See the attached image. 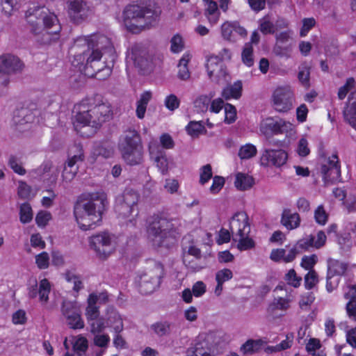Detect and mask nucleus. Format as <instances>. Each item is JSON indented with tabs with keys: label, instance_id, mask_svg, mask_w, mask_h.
I'll list each match as a JSON object with an SVG mask.
<instances>
[{
	"label": "nucleus",
	"instance_id": "1",
	"mask_svg": "<svg viewBox=\"0 0 356 356\" xmlns=\"http://www.w3.org/2000/svg\"><path fill=\"white\" fill-rule=\"evenodd\" d=\"M75 55L72 61L74 67L78 68L81 72H83L89 77L95 76L101 79L98 74L100 70L94 73V70L90 71V68L95 67L96 64L101 60L103 54L108 52L113 54V46L109 38L103 34H93L88 36L77 38L72 48Z\"/></svg>",
	"mask_w": 356,
	"mask_h": 356
},
{
	"label": "nucleus",
	"instance_id": "2",
	"mask_svg": "<svg viewBox=\"0 0 356 356\" xmlns=\"http://www.w3.org/2000/svg\"><path fill=\"white\" fill-rule=\"evenodd\" d=\"M74 208L76 221L82 230L94 229L102 219V214L108 203L106 195L102 191L86 194Z\"/></svg>",
	"mask_w": 356,
	"mask_h": 356
},
{
	"label": "nucleus",
	"instance_id": "3",
	"mask_svg": "<svg viewBox=\"0 0 356 356\" xmlns=\"http://www.w3.org/2000/svg\"><path fill=\"white\" fill-rule=\"evenodd\" d=\"M75 109L77 113L74 126L77 131H79V127L97 128L110 118L112 113L110 104L104 101L100 95L83 100L75 106Z\"/></svg>",
	"mask_w": 356,
	"mask_h": 356
},
{
	"label": "nucleus",
	"instance_id": "4",
	"mask_svg": "<svg viewBox=\"0 0 356 356\" xmlns=\"http://www.w3.org/2000/svg\"><path fill=\"white\" fill-rule=\"evenodd\" d=\"M26 17L31 31L35 35H42L43 43L58 39L61 26L56 15L47 13L44 8H38L33 13L27 11Z\"/></svg>",
	"mask_w": 356,
	"mask_h": 356
},
{
	"label": "nucleus",
	"instance_id": "5",
	"mask_svg": "<svg viewBox=\"0 0 356 356\" xmlns=\"http://www.w3.org/2000/svg\"><path fill=\"white\" fill-rule=\"evenodd\" d=\"M147 223V239L153 246L169 248L175 243L179 232L171 221L157 214L150 217Z\"/></svg>",
	"mask_w": 356,
	"mask_h": 356
},
{
	"label": "nucleus",
	"instance_id": "6",
	"mask_svg": "<svg viewBox=\"0 0 356 356\" xmlns=\"http://www.w3.org/2000/svg\"><path fill=\"white\" fill-rule=\"evenodd\" d=\"M159 15V10H152L138 4L132 3L124 8L122 21L129 31L138 33L145 29L154 26Z\"/></svg>",
	"mask_w": 356,
	"mask_h": 356
},
{
	"label": "nucleus",
	"instance_id": "7",
	"mask_svg": "<svg viewBox=\"0 0 356 356\" xmlns=\"http://www.w3.org/2000/svg\"><path fill=\"white\" fill-rule=\"evenodd\" d=\"M123 159L129 165L139 164L143 160V149L140 135L134 129L124 132L118 143Z\"/></svg>",
	"mask_w": 356,
	"mask_h": 356
},
{
	"label": "nucleus",
	"instance_id": "8",
	"mask_svg": "<svg viewBox=\"0 0 356 356\" xmlns=\"http://www.w3.org/2000/svg\"><path fill=\"white\" fill-rule=\"evenodd\" d=\"M146 271L140 276V291L143 294L152 293L158 288L164 274L163 267L159 262L149 261Z\"/></svg>",
	"mask_w": 356,
	"mask_h": 356
},
{
	"label": "nucleus",
	"instance_id": "9",
	"mask_svg": "<svg viewBox=\"0 0 356 356\" xmlns=\"http://www.w3.org/2000/svg\"><path fill=\"white\" fill-rule=\"evenodd\" d=\"M89 245L101 259H106L116 249L115 237L108 232H99L90 236Z\"/></svg>",
	"mask_w": 356,
	"mask_h": 356
},
{
	"label": "nucleus",
	"instance_id": "10",
	"mask_svg": "<svg viewBox=\"0 0 356 356\" xmlns=\"http://www.w3.org/2000/svg\"><path fill=\"white\" fill-rule=\"evenodd\" d=\"M271 102L274 109L279 113H287L293 109L295 93L289 86L276 88L273 92Z\"/></svg>",
	"mask_w": 356,
	"mask_h": 356
},
{
	"label": "nucleus",
	"instance_id": "11",
	"mask_svg": "<svg viewBox=\"0 0 356 356\" xmlns=\"http://www.w3.org/2000/svg\"><path fill=\"white\" fill-rule=\"evenodd\" d=\"M90 325L92 333L101 332L106 327H111L115 333H120L124 327L122 316L113 307L108 308L105 318H99Z\"/></svg>",
	"mask_w": 356,
	"mask_h": 356
},
{
	"label": "nucleus",
	"instance_id": "12",
	"mask_svg": "<svg viewBox=\"0 0 356 356\" xmlns=\"http://www.w3.org/2000/svg\"><path fill=\"white\" fill-rule=\"evenodd\" d=\"M138 195L133 190L127 189L122 196L117 198L115 211L120 217L128 218L135 211L138 214L137 202Z\"/></svg>",
	"mask_w": 356,
	"mask_h": 356
},
{
	"label": "nucleus",
	"instance_id": "13",
	"mask_svg": "<svg viewBox=\"0 0 356 356\" xmlns=\"http://www.w3.org/2000/svg\"><path fill=\"white\" fill-rule=\"evenodd\" d=\"M22 63L19 59L10 54L0 56V95L3 93L1 88L6 87L9 83L8 75L20 70Z\"/></svg>",
	"mask_w": 356,
	"mask_h": 356
},
{
	"label": "nucleus",
	"instance_id": "14",
	"mask_svg": "<svg viewBox=\"0 0 356 356\" xmlns=\"http://www.w3.org/2000/svg\"><path fill=\"white\" fill-rule=\"evenodd\" d=\"M293 129L294 125L283 119L267 118L260 124V130L265 135L287 134Z\"/></svg>",
	"mask_w": 356,
	"mask_h": 356
},
{
	"label": "nucleus",
	"instance_id": "15",
	"mask_svg": "<svg viewBox=\"0 0 356 356\" xmlns=\"http://www.w3.org/2000/svg\"><path fill=\"white\" fill-rule=\"evenodd\" d=\"M321 172L325 184L338 181L341 177V167L337 154H332L321 165Z\"/></svg>",
	"mask_w": 356,
	"mask_h": 356
},
{
	"label": "nucleus",
	"instance_id": "16",
	"mask_svg": "<svg viewBox=\"0 0 356 356\" xmlns=\"http://www.w3.org/2000/svg\"><path fill=\"white\" fill-rule=\"evenodd\" d=\"M92 10L84 0H69L67 1V13L70 18L75 23H81L91 15Z\"/></svg>",
	"mask_w": 356,
	"mask_h": 356
},
{
	"label": "nucleus",
	"instance_id": "17",
	"mask_svg": "<svg viewBox=\"0 0 356 356\" xmlns=\"http://www.w3.org/2000/svg\"><path fill=\"white\" fill-rule=\"evenodd\" d=\"M62 313L70 327L81 329L84 327V322L81 316V309L76 302L65 301L62 307Z\"/></svg>",
	"mask_w": 356,
	"mask_h": 356
},
{
	"label": "nucleus",
	"instance_id": "18",
	"mask_svg": "<svg viewBox=\"0 0 356 356\" xmlns=\"http://www.w3.org/2000/svg\"><path fill=\"white\" fill-rule=\"evenodd\" d=\"M287 159L288 154L284 150L266 149L261 154L260 165L264 167L280 168L286 163Z\"/></svg>",
	"mask_w": 356,
	"mask_h": 356
},
{
	"label": "nucleus",
	"instance_id": "19",
	"mask_svg": "<svg viewBox=\"0 0 356 356\" xmlns=\"http://www.w3.org/2000/svg\"><path fill=\"white\" fill-rule=\"evenodd\" d=\"M221 34L225 40L236 41L238 38L245 37L247 31L238 22L227 21L221 26Z\"/></svg>",
	"mask_w": 356,
	"mask_h": 356
},
{
	"label": "nucleus",
	"instance_id": "20",
	"mask_svg": "<svg viewBox=\"0 0 356 356\" xmlns=\"http://www.w3.org/2000/svg\"><path fill=\"white\" fill-rule=\"evenodd\" d=\"M229 227L233 236L238 234H249L250 227L246 213L236 212L230 220Z\"/></svg>",
	"mask_w": 356,
	"mask_h": 356
},
{
	"label": "nucleus",
	"instance_id": "21",
	"mask_svg": "<svg viewBox=\"0 0 356 356\" xmlns=\"http://www.w3.org/2000/svg\"><path fill=\"white\" fill-rule=\"evenodd\" d=\"M76 149H78L77 154L70 157L66 165L64 167L62 177L65 182H70L74 178L78 170V166L76 164L81 162L83 159L82 149L79 147H76Z\"/></svg>",
	"mask_w": 356,
	"mask_h": 356
},
{
	"label": "nucleus",
	"instance_id": "22",
	"mask_svg": "<svg viewBox=\"0 0 356 356\" xmlns=\"http://www.w3.org/2000/svg\"><path fill=\"white\" fill-rule=\"evenodd\" d=\"M206 67L211 79L214 77L220 79L226 76V67L220 61L218 56H215V54L209 56L207 59Z\"/></svg>",
	"mask_w": 356,
	"mask_h": 356
},
{
	"label": "nucleus",
	"instance_id": "23",
	"mask_svg": "<svg viewBox=\"0 0 356 356\" xmlns=\"http://www.w3.org/2000/svg\"><path fill=\"white\" fill-rule=\"evenodd\" d=\"M51 289V285L49 281L44 278L40 281L39 288L37 290V286L31 287L29 289V296L31 298H34L38 294L39 300L42 304H47L49 300V295Z\"/></svg>",
	"mask_w": 356,
	"mask_h": 356
},
{
	"label": "nucleus",
	"instance_id": "24",
	"mask_svg": "<svg viewBox=\"0 0 356 356\" xmlns=\"http://www.w3.org/2000/svg\"><path fill=\"white\" fill-rule=\"evenodd\" d=\"M285 290L286 292V295L285 298L279 297L275 298L272 304L270 305V309H280L282 311H286L290 307V303L294 298L293 291L291 290L289 292L288 291L286 286L284 284H279L277 285L274 291H282Z\"/></svg>",
	"mask_w": 356,
	"mask_h": 356
},
{
	"label": "nucleus",
	"instance_id": "25",
	"mask_svg": "<svg viewBox=\"0 0 356 356\" xmlns=\"http://www.w3.org/2000/svg\"><path fill=\"white\" fill-rule=\"evenodd\" d=\"M149 148L150 155L156 163L159 170L163 175L166 174L168 171V160L165 152L153 143L149 145Z\"/></svg>",
	"mask_w": 356,
	"mask_h": 356
},
{
	"label": "nucleus",
	"instance_id": "26",
	"mask_svg": "<svg viewBox=\"0 0 356 356\" xmlns=\"http://www.w3.org/2000/svg\"><path fill=\"white\" fill-rule=\"evenodd\" d=\"M346 121L356 130V91L351 93L344 111Z\"/></svg>",
	"mask_w": 356,
	"mask_h": 356
},
{
	"label": "nucleus",
	"instance_id": "27",
	"mask_svg": "<svg viewBox=\"0 0 356 356\" xmlns=\"http://www.w3.org/2000/svg\"><path fill=\"white\" fill-rule=\"evenodd\" d=\"M69 339L65 338L63 345L66 350H69L70 345L68 343ZM72 344L73 350L79 356H81V353H85L88 348V341L86 338L82 336L72 337L70 340Z\"/></svg>",
	"mask_w": 356,
	"mask_h": 356
},
{
	"label": "nucleus",
	"instance_id": "28",
	"mask_svg": "<svg viewBox=\"0 0 356 356\" xmlns=\"http://www.w3.org/2000/svg\"><path fill=\"white\" fill-rule=\"evenodd\" d=\"M298 252L296 248H291L288 253L284 249L273 250L270 258L274 261H284L286 263L292 261L296 257Z\"/></svg>",
	"mask_w": 356,
	"mask_h": 356
},
{
	"label": "nucleus",
	"instance_id": "29",
	"mask_svg": "<svg viewBox=\"0 0 356 356\" xmlns=\"http://www.w3.org/2000/svg\"><path fill=\"white\" fill-rule=\"evenodd\" d=\"M97 294L91 293L88 298V307L86 311V316L88 321L95 322L99 318V311L97 307Z\"/></svg>",
	"mask_w": 356,
	"mask_h": 356
},
{
	"label": "nucleus",
	"instance_id": "30",
	"mask_svg": "<svg viewBox=\"0 0 356 356\" xmlns=\"http://www.w3.org/2000/svg\"><path fill=\"white\" fill-rule=\"evenodd\" d=\"M300 217L297 213H292L290 210H284L282 213V223L288 229L297 228L300 225Z\"/></svg>",
	"mask_w": 356,
	"mask_h": 356
},
{
	"label": "nucleus",
	"instance_id": "31",
	"mask_svg": "<svg viewBox=\"0 0 356 356\" xmlns=\"http://www.w3.org/2000/svg\"><path fill=\"white\" fill-rule=\"evenodd\" d=\"M254 185V179L248 174L238 172L236 175L234 186L239 191H246Z\"/></svg>",
	"mask_w": 356,
	"mask_h": 356
},
{
	"label": "nucleus",
	"instance_id": "32",
	"mask_svg": "<svg viewBox=\"0 0 356 356\" xmlns=\"http://www.w3.org/2000/svg\"><path fill=\"white\" fill-rule=\"evenodd\" d=\"M242 92V83L236 81L232 85L227 86L222 92V96L225 99H238Z\"/></svg>",
	"mask_w": 356,
	"mask_h": 356
},
{
	"label": "nucleus",
	"instance_id": "33",
	"mask_svg": "<svg viewBox=\"0 0 356 356\" xmlns=\"http://www.w3.org/2000/svg\"><path fill=\"white\" fill-rule=\"evenodd\" d=\"M267 343V341L263 339L248 340L241 348L243 354H252L259 351Z\"/></svg>",
	"mask_w": 356,
	"mask_h": 356
},
{
	"label": "nucleus",
	"instance_id": "34",
	"mask_svg": "<svg viewBox=\"0 0 356 356\" xmlns=\"http://www.w3.org/2000/svg\"><path fill=\"white\" fill-rule=\"evenodd\" d=\"M248 234H238L233 236L234 240L238 242L237 248L239 250L245 251L254 247L255 243Z\"/></svg>",
	"mask_w": 356,
	"mask_h": 356
},
{
	"label": "nucleus",
	"instance_id": "35",
	"mask_svg": "<svg viewBox=\"0 0 356 356\" xmlns=\"http://www.w3.org/2000/svg\"><path fill=\"white\" fill-rule=\"evenodd\" d=\"M192 55L186 52L180 59L178 64V77L181 80H188L190 78V72L188 69V63L191 60Z\"/></svg>",
	"mask_w": 356,
	"mask_h": 356
},
{
	"label": "nucleus",
	"instance_id": "36",
	"mask_svg": "<svg viewBox=\"0 0 356 356\" xmlns=\"http://www.w3.org/2000/svg\"><path fill=\"white\" fill-rule=\"evenodd\" d=\"M152 93L149 91H145L141 94L137 102L136 115L138 118L143 119L145 117L147 106L152 99Z\"/></svg>",
	"mask_w": 356,
	"mask_h": 356
},
{
	"label": "nucleus",
	"instance_id": "37",
	"mask_svg": "<svg viewBox=\"0 0 356 356\" xmlns=\"http://www.w3.org/2000/svg\"><path fill=\"white\" fill-rule=\"evenodd\" d=\"M347 268L346 264L337 260L330 259L328 261L327 274L333 277L340 276L346 273Z\"/></svg>",
	"mask_w": 356,
	"mask_h": 356
},
{
	"label": "nucleus",
	"instance_id": "38",
	"mask_svg": "<svg viewBox=\"0 0 356 356\" xmlns=\"http://www.w3.org/2000/svg\"><path fill=\"white\" fill-rule=\"evenodd\" d=\"M206 3L207 4L206 10L207 17L211 24H215L218 22L220 17V12L218 10L217 3L213 1H209Z\"/></svg>",
	"mask_w": 356,
	"mask_h": 356
},
{
	"label": "nucleus",
	"instance_id": "39",
	"mask_svg": "<svg viewBox=\"0 0 356 356\" xmlns=\"http://www.w3.org/2000/svg\"><path fill=\"white\" fill-rule=\"evenodd\" d=\"M257 154V149L252 143H246L241 145L238 149V156L241 160H248L255 156Z\"/></svg>",
	"mask_w": 356,
	"mask_h": 356
},
{
	"label": "nucleus",
	"instance_id": "40",
	"mask_svg": "<svg viewBox=\"0 0 356 356\" xmlns=\"http://www.w3.org/2000/svg\"><path fill=\"white\" fill-rule=\"evenodd\" d=\"M212 95H203L199 96L194 101V106L198 112H204L208 110Z\"/></svg>",
	"mask_w": 356,
	"mask_h": 356
},
{
	"label": "nucleus",
	"instance_id": "41",
	"mask_svg": "<svg viewBox=\"0 0 356 356\" xmlns=\"http://www.w3.org/2000/svg\"><path fill=\"white\" fill-rule=\"evenodd\" d=\"M284 280L288 285L294 288H298L300 286L302 277L298 276L294 269H290L284 276Z\"/></svg>",
	"mask_w": 356,
	"mask_h": 356
},
{
	"label": "nucleus",
	"instance_id": "42",
	"mask_svg": "<svg viewBox=\"0 0 356 356\" xmlns=\"http://www.w3.org/2000/svg\"><path fill=\"white\" fill-rule=\"evenodd\" d=\"M241 57L242 60L245 65L248 67L253 65V48L251 43H247L245 44L242 51Z\"/></svg>",
	"mask_w": 356,
	"mask_h": 356
},
{
	"label": "nucleus",
	"instance_id": "43",
	"mask_svg": "<svg viewBox=\"0 0 356 356\" xmlns=\"http://www.w3.org/2000/svg\"><path fill=\"white\" fill-rule=\"evenodd\" d=\"M19 219L22 223L29 222L33 219V211L29 204L24 203L20 206Z\"/></svg>",
	"mask_w": 356,
	"mask_h": 356
},
{
	"label": "nucleus",
	"instance_id": "44",
	"mask_svg": "<svg viewBox=\"0 0 356 356\" xmlns=\"http://www.w3.org/2000/svg\"><path fill=\"white\" fill-rule=\"evenodd\" d=\"M204 127L201 122L191 121L186 127L187 133L193 136H197L203 132Z\"/></svg>",
	"mask_w": 356,
	"mask_h": 356
},
{
	"label": "nucleus",
	"instance_id": "45",
	"mask_svg": "<svg viewBox=\"0 0 356 356\" xmlns=\"http://www.w3.org/2000/svg\"><path fill=\"white\" fill-rule=\"evenodd\" d=\"M296 152L301 157H305L310 153L309 143L305 136L300 138L297 144Z\"/></svg>",
	"mask_w": 356,
	"mask_h": 356
},
{
	"label": "nucleus",
	"instance_id": "46",
	"mask_svg": "<svg viewBox=\"0 0 356 356\" xmlns=\"http://www.w3.org/2000/svg\"><path fill=\"white\" fill-rule=\"evenodd\" d=\"M225 108V122L226 124H232L236 120V109L230 104H227L224 106Z\"/></svg>",
	"mask_w": 356,
	"mask_h": 356
},
{
	"label": "nucleus",
	"instance_id": "47",
	"mask_svg": "<svg viewBox=\"0 0 356 356\" xmlns=\"http://www.w3.org/2000/svg\"><path fill=\"white\" fill-rule=\"evenodd\" d=\"M213 176L211 165L207 164L200 169V184L204 185Z\"/></svg>",
	"mask_w": 356,
	"mask_h": 356
},
{
	"label": "nucleus",
	"instance_id": "48",
	"mask_svg": "<svg viewBox=\"0 0 356 356\" xmlns=\"http://www.w3.org/2000/svg\"><path fill=\"white\" fill-rule=\"evenodd\" d=\"M152 329L157 335L161 337L170 332V324L168 322H159L152 325Z\"/></svg>",
	"mask_w": 356,
	"mask_h": 356
},
{
	"label": "nucleus",
	"instance_id": "49",
	"mask_svg": "<svg viewBox=\"0 0 356 356\" xmlns=\"http://www.w3.org/2000/svg\"><path fill=\"white\" fill-rule=\"evenodd\" d=\"M318 282V275L315 270H309L305 276V286L309 290L313 289Z\"/></svg>",
	"mask_w": 356,
	"mask_h": 356
},
{
	"label": "nucleus",
	"instance_id": "50",
	"mask_svg": "<svg viewBox=\"0 0 356 356\" xmlns=\"http://www.w3.org/2000/svg\"><path fill=\"white\" fill-rule=\"evenodd\" d=\"M259 30L263 34H269L274 32V26L268 16H265L259 22Z\"/></svg>",
	"mask_w": 356,
	"mask_h": 356
},
{
	"label": "nucleus",
	"instance_id": "51",
	"mask_svg": "<svg viewBox=\"0 0 356 356\" xmlns=\"http://www.w3.org/2000/svg\"><path fill=\"white\" fill-rule=\"evenodd\" d=\"M18 196L22 199H30L34 196L31 187L25 182L19 181L17 190Z\"/></svg>",
	"mask_w": 356,
	"mask_h": 356
},
{
	"label": "nucleus",
	"instance_id": "52",
	"mask_svg": "<svg viewBox=\"0 0 356 356\" xmlns=\"http://www.w3.org/2000/svg\"><path fill=\"white\" fill-rule=\"evenodd\" d=\"M225 183V179L221 176H215L213 177L212 184L209 188L211 194H218L223 188Z\"/></svg>",
	"mask_w": 356,
	"mask_h": 356
},
{
	"label": "nucleus",
	"instance_id": "53",
	"mask_svg": "<svg viewBox=\"0 0 356 356\" xmlns=\"http://www.w3.org/2000/svg\"><path fill=\"white\" fill-rule=\"evenodd\" d=\"M8 164L15 172L21 175L25 173V170L22 165L20 158L13 155L10 156Z\"/></svg>",
	"mask_w": 356,
	"mask_h": 356
},
{
	"label": "nucleus",
	"instance_id": "54",
	"mask_svg": "<svg viewBox=\"0 0 356 356\" xmlns=\"http://www.w3.org/2000/svg\"><path fill=\"white\" fill-rule=\"evenodd\" d=\"M299 81L302 86L308 88L309 86V68L304 65L299 67L298 75Z\"/></svg>",
	"mask_w": 356,
	"mask_h": 356
},
{
	"label": "nucleus",
	"instance_id": "55",
	"mask_svg": "<svg viewBox=\"0 0 356 356\" xmlns=\"http://www.w3.org/2000/svg\"><path fill=\"white\" fill-rule=\"evenodd\" d=\"M65 279L67 282L73 284V289L76 292L83 288V284L80 277L76 275L74 273L70 271L66 273Z\"/></svg>",
	"mask_w": 356,
	"mask_h": 356
},
{
	"label": "nucleus",
	"instance_id": "56",
	"mask_svg": "<svg viewBox=\"0 0 356 356\" xmlns=\"http://www.w3.org/2000/svg\"><path fill=\"white\" fill-rule=\"evenodd\" d=\"M113 147L108 143H103L95 150V154L102 155L104 158H108L113 154Z\"/></svg>",
	"mask_w": 356,
	"mask_h": 356
},
{
	"label": "nucleus",
	"instance_id": "57",
	"mask_svg": "<svg viewBox=\"0 0 356 356\" xmlns=\"http://www.w3.org/2000/svg\"><path fill=\"white\" fill-rule=\"evenodd\" d=\"M164 104L168 110L173 111L179 108L180 101L175 95L170 94L165 98Z\"/></svg>",
	"mask_w": 356,
	"mask_h": 356
},
{
	"label": "nucleus",
	"instance_id": "58",
	"mask_svg": "<svg viewBox=\"0 0 356 356\" xmlns=\"http://www.w3.org/2000/svg\"><path fill=\"white\" fill-rule=\"evenodd\" d=\"M94 334V343L103 349L106 348L110 342L109 336L106 334H99V332H95Z\"/></svg>",
	"mask_w": 356,
	"mask_h": 356
},
{
	"label": "nucleus",
	"instance_id": "59",
	"mask_svg": "<svg viewBox=\"0 0 356 356\" xmlns=\"http://www.w3.org/2000/svg\"><path fill=\"white\" fill-rule=\"evenodd\" d=\"M20 0H1L2 10L7 15H10L14 10L18 8Z\"/></svg>",
	"mask_w": 356,
	"mask_h": 356
},
{
	"label": "nucleus",
	"instance_id": "60",
	"mask_svg": "<svg viewBox=\"0 0 356 356\" xmlns=\"http://www.w3.org/2000/svg\"><path fill=\"white\" fill-rule=\"evenodd\" d=\"M322 349V344L319 339L311 338L306 344V350L310 355Z\"/></svg>",
	"mask_w": 356,
	"mask_h": 356
},
{
	"label": "nucleus",
	"instance_id": "61",
	"mask_svg": "<svg viewBox=\"0 0 356 356\" xmlns=\"http://www.w3.org/2000/svg\"><path fill=\"white\" fill-rule=\"evenodd\" d=\"M35 263L40 269H46L49 264V257L46 252H42L35 256Z\"/></svg>",
	"mask_w": 356,
	"mask_h": 356
},
{
	"label": "nucleus",
	"instance_id": "62",
	"mask_svg": "<svg viewBox=\"0 0 356 356\" xmlns=\"http://www.w3.org/2000/svg\"><path fill=\"white\" fill-rule=\"evenodd\" d=\"M317 262V257L315 254L305 256L302 259L301 266L305 270H314L313 268Z\"/></svg>",
	"mask_w": 356,
	"mask_h": 356
},
{
	"label": "nucleus",
	"instance_id": "63",
	"mask_svg": "<svg viewBox=\"0 0 356 356\" xmlns=\"http://www.w3.org/2000/svg\"><path fill=\"white\" fill-rule=\"evenodd\" d=\"M26 321V313L23 309H18L12 316V322L15 325H24Z\"/></svg>",
	"mask_w": 356,
	"mask_h": 356
},
{
	"label": "nucleus",
	"instance_id": "64",
	"mask_svg": "<svg viewBox=\"0 0 356 356\" xmlns=\"http://www.w3.org/2000/svg\"><path fill=\"white\" fill-rule=\"evenodd\" d=\"M344 297L349 301H356V284H348L343 288Z\"/></svg>",
	"mask_w": 356,
	"mask_h": 356
}]
</instances>
